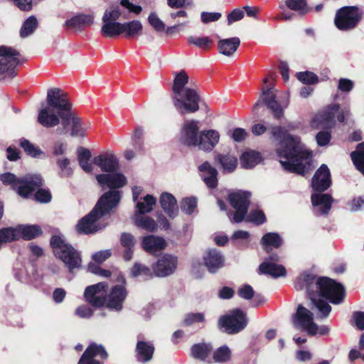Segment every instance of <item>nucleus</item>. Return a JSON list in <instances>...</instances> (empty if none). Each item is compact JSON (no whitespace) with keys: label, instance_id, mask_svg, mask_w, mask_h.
<instances>
[{"label":"nucleus","instance_id":"f257e3e1","mask_svg":"<svg viewBox=\"0 0 364 364\" xmlns=\"http://www.w3.org/2000/svg\"><path fill=\"white\" fill-rule=\"evenodd\" d=\"M297 290L306 289L314 307L318 311V318H326L331 311V306L322 299L329 300L332 304H338L343 301V287L327 277L316 279L311 274H302L295 281Z\"/></svg>","mask_w":364,"mask_h":364},{"label":"nucleus","instance_id":"f03ea898","mask_svg":"<svg viewBox=\"0 0 364 364\" xmlns=\"http://www.w3.org/2000/svg\"><path fill=\"white\" fill-rule=\"evenodd\" d=\"M271 134L279 141L277 154L286 171L304 175L311 169V152L301 142L299 136L289 134L280 126L272 127Z\"/></svg>","mask_w":364,"mask_h":364},{"label":"nucleus","instance_id":"7ed1b4c3","mask_svg":"<svg viewBox=\"0 0 364 364\" xmlns=\"http://www.w3.org/2000/svg\"><path fill=\"white\" fill-rule=\"evenodd\" d=\"M120 199L119 191H109L103 194L94 209L76 225V230L80 234H91L105 228V225L100 222V218L109 214L117 205Z\"/></svg>","mask_w":364,"mask_h":364},{"label":"nucleus","instance_id":"20e7f679","mask_svg":"<svg viewBox=\"0 0 364 364\" xmlns=\"http://www.w3.org/2000/svg\"><path fill=\"white\" fill-rule=\"evenodd\" d=\"M46 102L47 105L42 107L38 112V122L44 127H54L59 124L60 119L63 120V117L65 116L66 112L71 107L66 93L59 88L48 90Z\"/></svg>","mask_w":364,"mask_h":364},{"label":"nucleus","instance_id":"39448f33","mask_svg":"<svg viewBox=\"0 0 364 364\" xmlns=\"http://www.w3.org/2000/svg\"><path fill=\"white\" fill-rule=\"evenodd\" d=\"M188 82V75L181 71L175 77L172 87L173 105L182 114L196 112L199 109L200 97L195 90L184 87Z\"/></svg>","mask_w":364,"mask_h":364},{"label":"nucleus","instance_id":"423d86ee","mask_svg":"<svg viewBox=\"0 0 364 364\" xmlns=\"http://www.w3.org/2000/svg\"><path fill=\"white\" fill-rule=\"evenodd\" d=\"M54 254L68 268L70 272L81 267L80 254L70 245L67 243L61 235H54L50 240Z\"/></svg>","mask_w":364,"mask_h":364},{"label":"nucleus","instance_id":"0eeeda50","mask_svg":"<svg viewBox=\"0 0 364 364\" xmlns=\"http://www.w3.org/2000/svg\"><path fill=\"white\" fill-rule=\"evenodd\" d=\"M1 181L5 185H11L19 196L27 198L32 192L43 184V180L39 174H28L23 178H17L11 173L1 176Z\"/></svg>","mask_w":364,"mask_h":364},{"label":"nucleus","instance_id":"6e6552de","mask_svg":"<svg viewBox=\"0 0 364 364\" xmlns=\"http://www.w3.org/2000/svg\"><path fill=\"white\" fill-rule=\"evenodd\" d=\"M349 107L341 108L338 104H332L318 113L311 121V126L314 129L331 128L336 124V118L339 122H343L345 116L350 115Z\"/></svg>","mask_w":364,"mask_h":364},{"label":"nucleus","instance_id":"1a4fd4ad","mask_svg":"<svg viewBox=\"0 0 364 364\" xmlns=\"http://www.w3.org/2000/svg\"><path fill=\"white\" fill-rule=\"evenodd\" d=\"M293 324L296 328L304 330L311 336L316 334L323 336L328 334L330 331L328 326H318L314 323L313 321V314L302 305H299L297 308L296 313L293 317Z\"/></svg>","mask_w":364,"mask_h":364},{"label":"nucleus","instance_id":"9d476101","mask_svg":"<svg viewBox=\"0 0 364 364\" xmlns=\"http://www.w3.org/2000/svg\"><path fill=\"white\" fill-rule=\"evenodd\" d=\"M250 193L242 191H234L228 195L230 204L235 209L232 217L229 216L232 222L238 223L245 219L250 204Z\"/></svg>","mask_w":364,"mask_h":364},{"label":"nucleus","instance_id":"9b49d317","mask_svg":"<svg viewBox=\"0 0 364 364\" xmlns=\"http://www.w3.org/2000/svg\"><path fill=\"white\" fill-rule=\"evenodd\" d=\"M219 326L229 334L237 333L244 329L247 324L246 314L239 309L219 319Z\"/></svg>","mask_w":364,"mask_h":364},{"label":"nucleus","instance_id":"f8f14e48","mask_svg":"<svg viewBox=\"0 0 364 364\" xmlns=\"http://www.w3.org/2000/svg\"><path fill=\"white\" fill-rule=\"evenodd\" d=\"M360 18L358 7L344 6L337 11L334 21L339 30L348 31L354 28Z\"/></svg>","mask_w":364,"mask_h":364},{"label":"nucleus","instance_id":"ddd939ff","mask_svg":"<svg viewBox=\"0 0 364 364\" xmlns=\"http://www.w3.org/2000/svg\"><path fill=\"white\" fill-rule=\"evenodd\" d=\"M62 125L64 128L70 126V135L75 137L85 136L87 131L90 127L89 123H85L80 117L71 112H67L65 116L63 117Z\"/></svg>","mask_w":364,"mask_h":364},{"label":"nucleus","instance_id":"4468645a","mask_svg":"<svg viewBox=\"0 0 364 364\" xmlns=\"http://www.w3.org/2000/svg\"><path fill=\"white\" fill-rule=\"evenodd\" d=\"M107 284L105 282L91 285L85 289L84 296L86 301L92 306L100 307L105 304V289Z\"/></svg>","mask_w":364,"mask_h":364},{"label":"nucleus","instance_id":"2eb2a0df","mask_svg":"<svg viewBox=\"0 0 364 364\" xmlns=\"http://www.w3.org/2000/svg\"><path fill=\"white\" fill-rule=\"evenodd\" d=\"M177 258L171 255H165L153 265L154 274L159 277H165L172 274L177 267Z\"/></svg>","mask_w":364,"mask_h":364},{"label":"nucleus","instance_id":"dca6fc26","mask_svg":"<svg viewBox=\"0 0 364 364\" xmlns=\"http://www.w3.org/2000/svg\"><path fill=\"white\" fill-rule=\"evenodd\" d=\"M95 178L98 184L102 188H119L125 186L127 183L126 177L122 173L115 171L97 174Z\"/></svg>","mask_w":364,"mask_h":364},{"label":"nucleus","instance_id":"f3484780","mask_svg":"<svg viewBox=\"0 0 364 364\" xmlns=\"http://www.w3.org/2000/svg\"><path fill=\"white\" fill-rule=\"evenodd\" d=\"M19 53L15 49L0 46V73L12 70L19 63Z\"/></svg>","mask_w":364,"mask_h":364},{"label":"nucleus","instance_id":"a211bd4d","mask_svg":"<svg viewBox=\"0 0 364 364\" xmlns=\"http://www.w3.org/2000/svg\"><path fill=\"white\" fill-rule=\"evenodd\" d=\"M262 101L269 108L275 118L279 119L283 115V110L281 108L279 104L276 100V91L272 88H266L262 90V94L260 97V100L257 102L253 109H256L257 107L260 105Z\"/></svg>","mask_w":364,"mask_h":364},{"label":"nucleus","instance_id":"6ab92c4d","mask_svg":"<svg viewBox=\"0 0 364 364\" xmlns=\"http://www.w3.org/2000/svg\"><path fill=\"white\" fill-rule=\"evenodd\" d=\"M198 122L191 120L186 122L181 132V141L187 146H197L198 143Z\"/></svg>","mask_w":364,"mask_h":364},{"label":"nucleus","instance_id":"aec40b11","mask_svg":"<svg viewBox=\"0 0 364 364\" xmlns=\"http://www.w3.org/2000/svg\"><path fill=\"white\" fill-rule=\"evenodd\" d=\"M331 183L330 171L326 164H322L312 178L311 186L314 191L323 192L329 188Z\"/></svg>","mask_w":364,"mask_h":364},{"label":"nucleus","instance_id":"412c9836","mask_svg":"<svg viewBox=\"0 0 364 364\" xmlns=\"http://www.w3.org/2000/svg\"><path fill=\"white\" fill-rule=\"evenodd\" d=\"M9 229L14 235L11 236L12 242L20 238L31 240L41 234L40 227L36 225H18L16 227H9Z\"/></svg>","mask_w":364,"mask_h":364},{"label":"nucleus","instance_id":"4be33fe9","mask_svg":"<svg viewBox=\"0 0 364 364\" xmlns=\"http://www.w3.org/2000/svg\"><path fill=\"white\" fill-rule=\"evenodd\" d=\"M107 357V353L101 345L92 343L84 352L78 364H100L97 358L105 359Z\"/></svg>","mask_w":364,"mask_h":364},{"label":"nucleus","instance_id":"5701e85b","mask_svg":"<svg viewBox=\"0 0 364 364\" xmlns=\"http://www.w3.org/2000/svg\"><path fill=\"white\" fill-rule=\"evenodd\" d=\"M127 292L123 285L113 287L108 296L107 307L114 311H121Z\"/></svg>","mask_w":364,"mask_h":364},{"label":"nucleus","instance_id":"b1692460","mask_svg":"<svg viewBox=\"0 0 364 364\" xmlns=\"http://www.w3.org/2000/svg\"><path fill=\"white\" fill-rule=\"evenodd\" d=\"M332 202L333 198L328 194L313 193L311 195L313 210L317 215H327L331 210Z\"/></svg>","mask_w":364,"mask_h":364},{"label":"nucleus","instance_id":"393cba45","mask_svg":"<svg viewBox=\"0 0 364 364\" xmlns=\"http://www.w3.org/2000/svg\"><path fill=\"white\" fill-rule=\"evenodd\" d=\"M93 163L106 173L114 172L119 166V161L112 152H106L95 157Z\"/></svg>","mask_w":364,"mask_h":364},{"label":"nucleus","instance_id":"a878e982","mask_svg":"<svg viewBox=\"0 0 364 364\" xmlns=\"http://www.w3.org/2000/svg\"><path fill=\"white\" fill-rule=\"evenodd\" d=\"M141 245L145 252L154 255L164 250L166 242L161 237L151 235L141 237Z\"/></svg>","mask_w":364,"mask_h":364},{"label":"nucleus","instance_id":"bb28decb","mask_svg":"<svg viewBox=\"0 0 364 364\" xmlns=\"http://www.w3.org/2000/svg\"><path fill=\"white\" fill-rule=\"evenodd\" d=\"M219 133L215 130H205L200 132L197 146L203 151H210L218 143Z\"/></svg>","mask_w":364,"mask_h":364},{"label":"nucleus","instance_id":"cd10ccee","mask_svg":"<svg viewBox=\"0 0 364 364\" xmlns=\"http://www.w3.org/2000/svg\"><path fill=\"white\" fill-rule=\"evenodd\" d=\"M278 261V257L274 255L269 257L268 260L262 262L259 267V271L261 274H269L273 277H279L286 274L285 268L281 265L275 263Z\"/></svg>","mask_w":364,"mask_h":364},{"label":"nucleus","instance_id":"c85d7f7f","mask_svg":"<svg viewBox=\"0 0 364 364\" xmlns=\"http://www.w3.org/2000/svg\"><path fill=\"white\" fill-rule=\"evenodd\" d=\"M203 259L205 265L210 272H215L224 265L223 256L215 249L208 250L203 257Z\"/></svg>","mask_w":364,"mask_h":364},{"label":"nucleus","instance_id":"c756f323","mask_svg":"<svg viewBox=\"0 0 364 364\" xmlns=\"http://www.w3.org/2000/svg\"><path fill=\"white\" fill-rule=\"evenodd\" d=\"M159 203L164 211L171 218H174L178 213V208L175 197L167 192L162 193Z\"/></svg>","mask_w":364,"mask_h":364},{"label":"nucleus","instance_id":"7c9ffc66","mask_svg":"<svg viewBox=\"0 0 364 364\" xmlns=\"http://www.w3.org/2000/svg\"><path fill=\"white\" fill-rule=\"evenodd\" d=\"M199 170L202 173V178L205 183L211 188H215L218 184V172L215 168L205 161L199 166Z\"/></svg>","mask_w":364,"mask_h":364},{"label":"nucleus","instance_id":"2f4dec72","mask_svg":"<svg viewBox=\"0 0 364 364\" xmlns=\"http://www.w3.org/2000/svg\"><path fill=\"white\" fill-rule=\"evenodd\" d=\"M240 43V39L236 37L220 40L218 42V50L224 55L231 56L235 53Z\"/></svg>","mask_w":364,"mask_h":364},{"label":"nucleus","instance_id":"473e14b6","mask_svg":"<svg viewBox=\"0 0 364 364\" xmlns=\"http://www.w3.org/2000/svg\"><path fill=\"white\" fill-rule=\"evenodd\" d=\"M215 161L221 166L225 173L232 172L237 166V159L230 154H217Z\"/></svg>","mask_w":364,"mask_h":364},{"label":"nucleus","instance_id":"72a5a7b5","mask_svg":"<svg viewBox=\"0 0 364 364\" xmlns=\"http://www.w3.org/2000/svg\"><path fill=\"white\" fill-rule=\"evenodd\" d=\"M262 161V156L257 151L249 150L244 152L240 156L242 167L251 168L257 165Z\"/></svg>","mask_w":364,"mask_h":364},{"label":"nucleus","instance_id":"f704fd0d","mask_svg":"<svg viewBox=\"0 0 364 364\" xmlns=\"http://www.w3.org/2000/svg\"><path fill=\"white\" fill-rule=\"evenodd\" d=\"M91 157L92 154L89 149L81 147L77 150L79 165L87 173H92L93 171V165L90 161Z\"/></svg>","mask_w":364,"mask_h":364},{"label":"nucleus","instance_id":"c9c22d12","mask_svg":"<svg viewBox=\"0 0 364 364\" xmlns=\"http://www.w3.org/2000/svg\"><path fill=\"white\" fill-rule=\"evenodd\" d=\"M121 245L125 249L123 257L129 261L132 258L134 248L136 243L134 236L129 233H123L121 235Z\"/></svg>","mask_w":364,"mask_h":364},{"label":"nucleus","instance_id":"e433bc0d","mask_svg":"<svg viewBox=\"0 0 364 364\" xmlns=\"http://www.w3.org/2000/svg\"><path fill=\"white\" fill-rule=\"evenodd\" d=\"M154 346L151 343L139 341L136 344V356L141 362L149 361L153 355Z\"/></svg>","mask_w":364,"mask_h":364},{"label":"nucleus","instance_id":"4c0bfd02","mask_svg":"<svg viewBox=\"0 0 364 364\" xmlns=\"http://www.w3.org/2000/svg\"><path fill=\"white\" fill-rule=\"evenodd\" d=\"M102 33L106 37H114L122 34V23L108 20H102Z\"/></svg>","mask_w":364,"mask_h":364},{"label":"nucleus","instance_id":"58836bf2","mask_svg":"<svg viewBox=\"0 0 364 364\" xmlns=\"http://www.w3.org/2000/svg\"><path fill=\"white\" fill-rule=\"evenodd\" d=\"M356 168L364 175V142L358 144L356 149L350 154Z\"/></svg>","mask_w":364,"mask_h":364},{"label":"nucleus","instance_id":"ea45409f","mask_svg":"<svg viewBox=\"0 0 364 364\" xmlns=\"http://www.w3.org/2000/svg\"><path fill=\"white\" fill-rule=\"evenodd\" d=\"M261 243L264 248L269 251L272 247L277 248L281 246L282 240L278 234L269 232L262 237Z\"/></svg>","mask_w":364,"mask_h":364},{"label":"nucleus","instance_id":"a19ab883","mask_svg":"<svg viewBox=\"0 0 364 364\" xmlns=\"http://www.w3.org/2000/svg\"><path fill=\"white\" fill-rule=\"evenodd\" d=\"M212 351V346L208 343L195 344L191 348V355L197 359L204 360Z\"/></svg>","mask_w":364,"mask_h":364},{"label":"nucleus","instance_id":"79ce46f5","mask_svg":"<svg viewBox=\"0 0 364 364\" xmlns=\"http://www.w3.org/2000/svg\"><path fill=\"white\" fill-rule=\"evenodd\" d=\"M142 32V25L139 21H132L122 23V34L127 37H134L140 35Z\"/></svg>","mask_w":364,"mask_h":364},{"label":"nucleus","instance_id":"37998d69","mask_svg":"<svg viewBox=\"0 0 364 364\" xmlns=\"http://www.w3.org/2000/svg\"><path fill=\"white\" fill-rule=\"evenodd\" d=\"M156 203V199L152 195H146L143 200L136 203L137 212L139 215L151 212Z\"/></svg>","mask_w":364,"mask_h":364},{"label":"nucleus","instance_id":"c03bdc74","mask_svg":"<svg viewBox=\"0 0 364 364\" xmlns=\"http://www.w3.org/2000/svg\"><path fill=\"white\" fill-rule=\"evenodd\" d=\"M94 16L92 14H80L66 21V25L72 27H80L92 24Z\"/></svg>","mask_w":364,"mask_h":364},{"label":"nucleus","instance_id":"a18cd8bd","mask_svg":"<svg viewBox=\"0 0 364 364\" xmlns=\"http://www.w3.org/2000/svg\"><path fill=\"white\" fill-rule=\"evenodd\" d=\"M20 145L24 151L29 156L33 158H43L45 157V154L36 145L31 143L26 139H21Z\"/></svg>","mask_w":364,"mask_h":364},{"label":"nucleus","instance_id":"49530a36","mask_svg":"<svg viewBox=\"0 0 364 364\" xmlns=\"http://www.w3.org/2000/svg\"><path fill=\"white\" fill-rule=\"evenodd\" d=\"M135 224L144 230L150 232L155 231L157 228V224L154 219L148 216H141L136 215Z\"/></svg>","mask_w":364,"mask_h":364},{"label":"nucleus","instance_id":"de8ad7c7","mask_svg":"<svg viewBox=\"0 0 364 364\" xmlns=\"http://www.w3.org/2000/svg\"><path fill=\"white\" fill-rule=\"evenodd\" d=\"M38 26V21L35 16H30L23 23L21 30V38H26L31 35Z\"/></svg>","mask_w":364,"mask_h":364},{"label":"nucleus","instance_id":"09e8293b","mask_svg":"<svg viewBox=\"0 0 364 364\" xmlns=\"http://www.w3.org/2000/svg\"><path fill=\"white\" fill-rule=\"evenodd\" d=\"M131 274L134 277L141 276L145 279H150L152 278L154 272L147 266L136 262L131 269Z\"/></svg>","mask_w":364,"mask_h":364},{"label":"nucleus","instance_id":"8fccbe9b","mask_svg":"<svg viewBox=\"0 0 364 364\" xmlns=\"http://www.w3.org/2000/svg\"><path fill=\"white\" fill-rule=\"evenodd\" d=\"M188 42L189 44L201 49H208L213 43L212 39L208 36L200 37L191 36L188 38Z\"/></svg>","mask_w":364,"mask_h":364},{"label":"nucleus","instance_id":"3c124183","mask_svg":"<svg viewBox=\"0 0 364 364\" xmlns=\"http://www.w3.org/2000/svg\"><path fill=\"white\" fill-rule=\"evenodd\" d=\"M231 352L226 346L218 348L213 354V359L217 363L227 362L230 360Z\"/></svg>","mask_w":364,"mask_h":364},{"label":"nucleus","instance_id":"603ef678","mask_svg":"<svg viewBox=\"0 0 364 364\" xmlns=\"http://www.w3.org/2000/svg\"><path fill=\"white\" fill-rule=\"evenodd\" d=\"M197 200L195 198H186L181 201V208L186 214H191L196 209Z\"/></svg>","mask_w":364,"mask_h":364},{"label":"nucleus","instance_id":"864d4df0","mask_svg":"<svg viewBox=\"0 0 364 364\" xmlns=\"http://www.w3.org/2000/svg\"><path fill=\"white\" fill-rule=\"evenodd\" d=\"M121 16V12L117 6H110L106 9L102 16V20L117 21Z\"/></svg>","mask_w":364,"mask_h":364},{"label":"nucleus","instance_id":"5fc2aeb1","mask_svg":"<svg viewBox=\"0 0 364 364\" xmlns=\"http://www.w3.org/2000/svg\"><path fill=\"white\" fill-rule=\"evenodd\" d=\"M296 77L304 84H315L318 82V77L314 73L309 71L296 73Z\"/></svg>","mask_w":364,"mask_h":364},{"label":"nucleus","instance_id":"6e6d98bb","mask_svg":"<svg viewBox=\"0 0 364 364\" xmlns=\"http://www.w3.org/2000/svg\"><path fill=\"white\" fill-rule=\"evenodd\" d=\"M148 21L149 24L159 32H162L165 29L164 23L158 17L156 13L152 12L149 14Z\"/></svg>","mask_w":364,"mask_h":364},{"label":"nucleus","instance_id":"4d7b16f0","mask_svg":"<svg viewBox=\"0 0 364 364\" xmlns=\"http://www.w3.org/2000/svg\"><path fill=\"white\" fill-rule=\"evenodd\" d=\"M247 220L257 225L262 224L265 221L264 213L259 210L252 211L247 218Z\"/></svg>","mask_w":364,"mask_h":364},{"label":"nucleus","instance_id":"13d9d810","mask_svg":"<svg viewBox=\"0 0 364 364\" xmlns=\"http://www.w3.org/2000/svg\"><path fill=\"white\" fill-rule=\"evenodd\" d=\"M57 164L62 172V175L70 176L73 174V169L70 167V160L67 158L59 159Z\"/></svg>","mask_w":364,"mask_h":364},{"label":"nucleus","instance_id":"bf43d9fd","mask_svg":"<svg viewBox=\"0 0 364 364\" xmlns=\"http://www.w3.org/2000/svg\"><path fill=\"white\" fill-rule=\"evenodd\" d=\"M204 321V315L201 313H191L186 316L183 323L186 326H191L195 323L203 322Z\"/></svg>","mask_w":364,"mask_h":364},{"label":"nucleus","instance_id":"052dcab7","mask_svg":"<svg viewBox=\"0 0 364 364\" xmlns=\"http://www.w3.org/2000/svg\"><path fill=\"white\" fill-rule=\"evenodd\" d=\"M237 294L242 299L250 300L254 296V290L250 285L244 284L238 289Z\"/></svg>","mask_w":364,"mask_h":364},{"label":"nucleus","instance_id":"680f3d73","mask_svg":"<svg viewBox=\"0 0 364 364\" xmlns=\"http://www.w3.org/2000/svg\"><path fill=\"white\" fill-rule=\"evenodd\" d=\"M354 87L353 81L347 78H341L338 82V89L343 92H350Z\"/></svg>","mask_w":364,"mask_h":364},{"label":"nucleus","instance_id":"e2e57ef3","mask_svg":"<svg viewBox=\"0 0 364 364\" xmlns=\"http://www.w3.org/2000/svg\"><path fill=\"white\" fill-rule=\"evenodd\" d=\"M331 138V133L325 131L319 132L316 136V142L320 146L327 145L329 143Z\"/></svg>","mask_w":364,"mask_h":364},{"label":"nucleus","instance_id":"0e129e2a","mask_svg":"<svg viewBox=\"0 0 364 364\" xmlns=\"http://www.w3.org/2000/svg\"><path fill=\"white\" fill-rule=\"evenodd\" d=\"M221 17L219 12H202L201 21L203 23H208L218 21Z\"/></svg>","mask_w":364,"mask_h":364},{"label":"nucleus","instance_id":"69168bd1","mask_svg":"<svg viewBox=\"0 0 364 364\" xmlns=\"http://www.w3.org/2000/svg\"><path fill=\"white\" fill-rule=\"evenodd\" d=\"M12 232L10 230L9 228H4L0 229V248L5 243L12 242L13 236Z\"/></svg>","mask_w":364,"mask_h":364},{"label":"nucleus","instance_id":"338daca9","mask_svg":"<svg viewBox=\"0 0 364 364\" xmlns=\"http://www.w3.org/2000/svg\"><path fill=\"white\" fill-rule=\"evenodd\" d=\"M75 313L76 316L82 318H87L92 316L93 311L86 305H81L76 309Z\"/></svg>","mask_w":364,"mask_h":364},{"label":"nucleus","instance_id":"774afa93","mask_svg":"<svg viewBox=\"0 0 364 364\" xmlns=\"http://www.w3.org/2000/svg\"><path fill=\"white\" fill-rule=\"evenodd\" d=\"M354 323L360 330L364 329V312L356 311L353 314Z\"/></svg>","mask_w":364,"mask_h":364}]
</instances>
